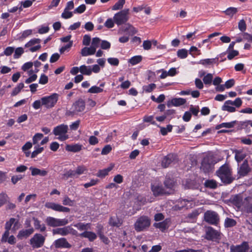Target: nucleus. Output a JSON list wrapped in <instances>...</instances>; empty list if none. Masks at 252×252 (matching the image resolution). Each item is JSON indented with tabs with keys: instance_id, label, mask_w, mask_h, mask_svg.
<instances>
[{
	"instance_id": "69168bd1",
	"label": "nucleus",
	"mask_w": 252,
	"mask_h": 252,
	"mask_svg": "<svg viewBox=\"0 0 252 252\" xmlns=\"http://www.w3.org/2000/svg\"><path fill=\"white\" fill-rule=\"evenodd\" d=\"M73 16V14L72 12L69 11L68 10L64 9L63 12L62 14V17L64 19H69L72 17Z\"/></svg>"
},
{
	"instance_id": "0e129e2a",
	"label": "nucleus",
	"mask_w": 252,
	"mask_h": 252,
	"mask_svg": "<svg viewBox=\"0 0 252 252\" xmlns=\"http://www.w3.org/2000/svg\"><path fill=\"white\" fill-rule=\"evenodd\" d=\"M107 61L112 65L118 66L119 64V60L116 58H109L107 59Z\"/></svg>"
},
{
	"instance_id": "ea45409f",
	"label": "nucleus",
	"mask_w": 252,
	"mask_h": 252,
	"mask_svg": "<svg viewBox=\"0 0 252 252\" xmlns=\"http://www.w3.org/2000/svg\"><path fill=\"white\" fill-rule=\"evenodd\" d=\"M236 224V221L235 220L229 218H226L225 219L224 225L225 227H231L235 226Z\"/></svg>"
},
{
	"instance_id": "338daca9",
	"label": "nucleus",
	"mask_w": 252,
	"mask_h": 252,
	"mask_svg": "<svg viewBox=\"0 0 252 252\" xmlns=\"http://www.w3.org/2000/svg\"><path fill=\"white\" fill-rule=\"evenodd\" d=\"M15 221V219L10 218L9 221H7L5 224V229L7 230H10L12 224Z\"/></svg>"
},
{
	"instance_id": "dca6fc26",
	"label": "nucleus",
	"mask_w": 252,
	"mask_h": 252,
	"mask_svg": "<svg viewBox=\"0 0 252 252\" xmlns=\"http://www.w3.org/2000/svg\"><path fill=\"white\" fill-rule=\"evenodd\" d=\"M120 31L128 35H132L137 33V30L131 24L129 23L126 24L120 29Z\"/></svg>"
},
{
	"instance_id": "052dcab7",
	"label": "nucleus",
	"mask_w": 252,
	"mask_h": 252,
	"mask_svg": "<svg viewBox=\"0 0 252 252\" xmlns=\"http://www.w3.org/2000/svg\"><path fill=\"white\" fill-rule=\"evenodd\" d=\"M8 197L7 195L3 192L0 193V207L2 206L7 201Z\"/></svg>"
},
{
	"instance_id": "6ab92c4d",
	"label": "nucleus",
	"mask_w": 252,
	"mask_h": 252,
	"mask_svg": "<svg viewBox=\"0 0 252 252\" xmlns=\"http://www.w3.org/2000/svg\"><path fill=\"white\" fill-rule=\"evenodd\" d=\"M176 159V156L173 154H169L165 156L161 161V166L166 168L174 161Z\"/></svg>"
},
{
	"instance_id": "b1692460",
	"label": "nucleus",
	"mask_w": 252,
	"mask_h": 252,
	"mask_svg": "<svg viewBox=\"0 0 252 252\" xmlns=\"http://www.w3.org/2000/svg\"><path fill=\"white\" fill-rule=\"evenodd\" d=\"M82 238H87L90 241L93 242L97 238L96 234L92 231H85L79 234Z\"/></svg>"
},
{
	"instance_id": "3c124183",
	"label": "nucleus",
	"mask_w": 252,
	"mask_h": 252,
	"mask_svg": "<svg viewBox=\"0 0 252 252\" xmlns=\"http://www.w3.org/2000/svg\"><path fill=\"white\" fill-rule=\"evenodd\" d=\"M103 91V89L96 86L91 87L88 91V93L91 94H98Z\"/></svg>"
},
{
	"instance_id": "c9c22d12",
	"label": "nucleus",
	"mask_w": 252,
	"mask_h": 252,
	"mask_svg": "<svg viewBox=\"0 0 252 252\" xmlns=\"http://www.w3.org/2000/svg\"><path fill=\"white\" fill-rule=\"evenodd\" d=\"M238 12V9L236 7H230L227 8L223 12L230 18Z\"/></svg>"
},
{
	"instance_id": "bb28decb",
	"label": "nucleus",
	"mask_w": 252,
	"mask_h": 252,
	"mask_svg": "<svg viewBox=\"0 0 252 252\" xmlns=\"http://www.w3.org/2000/svg\"><path fill=\"white\" fill-rule=\"evenodd\" d=\"M123 223V220L117 216L111 217L109 220V224L112 226L119 227Z\"/></svg>"
},
{
	"instance_id": "4be33fe9",
	"label": "nucleus",
	"mask_w": 252,
	"mask_h": 252,
	"mask_svg": "<svg viewBox=\"0 0 252 252\" xmlns=\"http://www.w3.org/2000/svg\"><path fill=\"white\" fill-rule=\"evenodd\" d=\"M83 145L80 144H67L65 146V150L68 152L76 153L82 149Z\"/></svg>"
},
{
	"instance_id": "412c9836",
	"label": "nucleus",
	"mask_w": 252,
	"mask_h": 252,
	"mask_svg": "<svg viewBox=\"0 0 252 252\" xmlns=\"http://www.w3.org/2000/svg\"><path fill=\"white\" fill-rule=\"evenodd\" d=\"M34 231L32 227H31L27 229H22L19 231L17 235V238L19 239H23V238H27L30 236Z\"/></svg>"
},
{
	"instance_id": "49530a36",
	"label": "nucleus",
	"mask_w": 252,
	"mask_h": 252,
	"mask_svg": "<svg viewBox=\"0 0 252 252\" xmlns=\"http://www.w3.org/2000/svg\"><path fill=\"white\" fill-rule=\"evenodd\" d=\"M87 168L84 165H80L77 166L75 170L76 177H78L79 175L85 173V172H87Z\"/></svg>"
},
{
	"instance_id": "423d86ee",
	"label": "nucleus",
	"mask_w": 252,
	"mask_h": 252,
	"mask_svg": "<svg viewBox=\"0 0 252 252\" xmlns=\"http://www.w3.org/2000/svg\"><path fill=\"white\" fill-rule=\"evenodd\" d=\"M204 218L205 221L210 224L217 225L220 222L219 214L214 211H207L204 213Z\"/></svg>"
},
{
	"instance_id": "9b49d317",
	"label": "nucleus",
	"mask_w": 252,
	"mask_h": 252,
	"mask_svg": "<svg viewBox=\"0 0 252 252\" xmlns=\"http://www.w3.org/2000/svg\"><path fill=\"white\" fill-rule=\"evenodd\" d=\"M77 232L71 226H66L63 227L57 228L53 230V234H59L61 236H66L69 234L76 235Z\"/></svg>"
},
{
	"instance_id": "1a4fd4ad",
	"label": "nucleus",
	"mask_w": 252,
	"mask_h": 252,
	"mask_svg": "<svg viewBox=\"0 0 252 252\" xmlns=\"http://www.w3.org/2000/svg\"><path fill=\"white\" fill-rule=\"evenodd\" d=\"M47 225L51 227L64 226L68 223L66 219H57L52 217H48L45 220Z\"/></svg>"
},
{
	"instance_id": "5701e85b",
	"label": "nucleus",
	"mask_w": 252,
	"mask_h": 252,
	"mask_svg": "<svg viewBox=\"0 0 252 252\" xmlns=\"http://www.w3.org/2000/svg\"><path fill=\"white\" fill-rule=\"evenodd\" d=\"M186 99L183 98H174L171 99L170 102L167 103V106L170 107L171 105L175 106H180L186 103Z\"/></svg>"
},
{
	"instance_id": "37998d69",
	"label": "nucleus",
	"mask_w": 252,
	"mask_h": 252,
	"mask_svg": "<svg viewBox=\"0 0 252 252\" xmlns=\"http://www.w3.org/2000/svg\"><path fill=\"white\" fill-rule=\"evenodd\" d=\"M227 53V59L229 60H232L235 57L239 55V52L237 50H229L228 52H225L222 53L221 55H225Z\"/></svg>"
},
{
	"instance_id": "de8ad7c7",
	"label": "nucleus",
	"mask_w": 252,
	"mask_h": 252,
	"mask_svg": "<svg viewBox=\"0 0 252 252\" xmlns=\"http://www.w3.org/2000/svg\"><path fill=\"white\" fill-rule=\"evenodd\" d=\"M213 79V75L211 73H208L203 78V83L205 85H211Z\"/></svg>"
},
{
	"instance_id": "c85d7f7f",
	"label": "nucleus",
	"mask_w": 252,
	"mask_h": 252,
	"mask_svg": "<svg viewBox=\"0 0 252 252\" xmlns=\"http://www.w3.org/2000/svg\"><path fill=\"white\" fill-rule=\"evenodd\" d=\"M96 52L94 48L91 46L90 47H84L82 49L81 54L82 56L86 57L90 55H94Z\"/></svg>"
},
{
	"instance_id": "a19ab883",
	"label": "nucleus",
	"mask_w": 252,
	"mask_h": 252,
	"mask_svg": "<svg viewBox=\"0 0 252 252\" xmlns=\"http://www.w3.org/2000/svg\"><path fill=\"white\" fill-rule=\"evenodd\" d=\"M34 148L35 150L32 152L31 154L32 158L36 157L38 154L41 153L44 150V148L43 147H40L39 145H35Z\"/></svg>"
},
{
	"instance_id": "774afa93",
	"label": "nucleus",
	"mask_w": 252,
	"mask_h": 252,
	"mask_svg": "<svg viewBox=\"0 0 252 252\" xmlns=\"http://www.w3.org/2000/svg\"><path fill=\"white\" fill-rule=\"evenodd\" d=\"M112 150V147L110 145H105L101 151V155H106L109 154Z\"/></svg>"
},
{
	"instance_id": "393cba45",
	"label": "nucleus",
	"mask_w": 252,
	"mask_h": 252,
	"mask_svg": "<svg viewBox=\"0 0 252 252\" xmlns=\"http://www.w3.org/2000/svg\"><path fill=\"white\" fill-rule=\"evenodd\" d=\"M245 210L248 213H252V197L245 198L243 203Z\"/></svg>"
},
{
	"instance_id": "aec40b11",
	"label": "nucleus",
	"mask_w": 252,
	"mask_h": 252,
	"mask_svg": "<svg viewBox=\"0 0 252 252\" xmlns=\"http://www.w3.org/2000/svg\"><path fill=\"white\" fill-rule=\"evenodd\" d=\"M170 223V220L169 219H166L161 222L155 223L154 226L156 228L159 229L162 232H164L166 229L168 228Z\"/></svg>"
},
{
	"instance_id": "8fccbe9b",
	"label": "nucleus",
	"mask_w": 252,
	"mask_h": 252,
	"mask_svg": "<svg viewBox=\"0 0 252 252\" xmlns=\"http://www.w3.org/2000/svg\"><path fill=\"white\" fill-rule=\"evenodd\" d=\"M111 167L100 170L97 173V176L100 178H103L108 174V173L111 170Z\"/></svg>"
},
{
	"instance_id": "a878e982",
	"label": "nucleus",
	"mask_w": 252,
	"mask_h": 252,
	"mask_svg": "<svg viewBox=\"0 0 252 252\" xmlns=\"http://www.w3.org/2000/svg\"><path fill=\"white\" fill-rule=\"evenodd\" d=\"M231 203L238 208H240L242 203V198L240 195L236 194L230 198Z\"/></svg>"
},
{
	"instance_id": "bf43d9fd",
	"label": "nucleus",
	"mask_w": 252,
	"mask_h": 252,
	"mask_svg": "<svg viewBox=\"0 0 252 252\" xmlns=\"http://www.w3.org/2000/svg\"><path fill=\"white\" fill-rule=\"evenodd\" d=\"M100 39L98 37H94L92 39L91 46L96 50L100 45Z\"/></svg>"
},
{
	"instance_id": "864d4df0",
	"label": "nucleus",
	"mask_w": 252,
	"mask_h": 252,
	"mask_svg": "<svg viewBox=\"0 0 252 252\" xmlns=\"http://www.w3.org/2000/svg\"><path fill=\"white\" fill-rule=\"evenodd\" d=\"M218 61V59H206L202 60L200 61V63L204 65H207L209 64H212L213 63H216L217 61Z\"/></svg>"
},
{
	"instance_id": "2f4dec72",
	"label": "nucleus",
	"mask_w": 252,
	"mask_h": 252,
	"mask_svg": "<svg viewBox=\"0 0 252 252\" xmlns=\"http://www.w3.org/2000/svg\"><path fill=\"white\" fill-rule=\"evenodd\" d=\"M238 122L237 121H233L228 123H222L217 125L216 126V129H220L222 127L232 128Z\"/></svg>"
},
{
	"instance_id": "4468645a",
	"label": "nucleus",
	"mask_w": 252,
	"mask_h": 252,
	"mask_svg": "<svg viewBox=\"0 0 252 252\" xmlns=\"http://www.w3.org/2000/svg\"><path fill=\"white\" fill-rule=\"evenodd\" d=\"M72 109L73 113L81 112L84 111L85 109V102L82 99H79L76 101L73 104Z\"/></svg>"
},
{
	"instance_id": "f8f14e48",
	"label": "nucleus",
	"mask_w": 252,
	"mask_h": 252,
	"mask_svg": "<svg viewBox=\"0 0 252 252\" xmlns=\"http://www.w3.org/2000/svg\"><path fill=\"white\" fill-rule=\"evenodd\" d=\"M45 206L47 208L51 209L54 211L60 212L68 213L70 211L69 208L54 202H46L45 204Z\"/></svg>"
},
{
	"instance_id": "6e6d98bb",
	"label": "nucleus",
	"mask_w": 252,
	"mask_h": 252,
	"mask_svg": "<svg viewBox=\"0 0 252 252\" xmlns=\"http://www.w3.org/2000/svg\"><path fill=\"white\" fill-rule=\"evenodd\" d=\"M160 127V133L161 134L165 136L166 135L168 132H171L172 129V126L170 125H168L166 127Z\"/></svg>"
},
{
	"instance_id": "58836bf2",
	"label": "nucleus",
	"mask_w": 252,
	"mask_h": 252,
	"mask_svg": "<svg viewBox=\"0 0 252 252\" xmlns=\"http://www.w3.org/2000/svg\"><path fill=\"white\" fill-rule=\"evenodd\" d=\"M142 57L141 55L135 56L128 60V63L132 65H134L141 62Z\"/></svg>"
},
{
	"instance_id": "20e7f679",
	"label": "nucleus",
	"mask_w": 252,
	"mask_h": 252,
	"mask_svg": "<svg viewBox=\"0 0 252 252\" xmlns=\"http://www.w3.org/2000/svg\"><path fill=\"white\" fill-rule=\"evenodd\" d=\"M59 95L57 93H54L49 96L42 97L41 98L42 105L44 106L46 108H51L56 104Z\"/></svg>"
},
{
	"instance_id": "39448f33",
	"label": "nucleus",
	"mask_w": 252,
	"mask_h": 252,
	"mask_svg": "<svg viewBox=\"0 0 252 252\" xmlns=\"http://www.w3.org/2000/svg\"><path fill=\"white\" fill-rule=\"evenodd\" d=\"M205 238L209 241L219 243L221 239V233L212 227L209 226L206 229Z\"/></svg>"
},
{
	"instance_id": "e433bc0d",
	"label": "nucleus",
	"mask_w": 252,
	"mask_h": 252,
	"mask_svg": "<svg viewBox=\"0 0 252 252\" xmlns=\"http://www.w3.org/2000/svg\"><path fill=\"white\" fill-rule=\"evenodd\" d=\"M164 185L167 189H173L175 186V182L173 179L166 177L164 182Z\"/></svg>"
},
{
	"instance_id": "c03bdc74",
	"label": "nucleus",
	"mask_w": 252,
	"mask_h": 252,
	"mask_svg": "<svg viewBox=\"0 0 252 252\" xmlns=\"http://www.w3.org/2000/svg\"><path fill=\"white\" fill-rule=\"evenodd\" d=\"M43 137V134L40 133H35L32 137V144L35 145H37L38 142Z\"/></svg>"
},
{
	"instance_id": "f704fd0d",
	"label": "nucleus",
	"mask_w": 252,
	"mask_h": 252,
	"mask_svg": "<svg viewBox=\"0 0 252 252\" xmlns=\"http://www.w3.org/2000/svg\"><path fill=\"white\" fill-rule=\"evenodd\" d=\"M204 185L206 188L215 189L217 187V183L214 180H207L205 181Z\"/></svg>"
},
{
	"instance_id": "f257e3e1",
	"label": "nucleus",
	"mask_w": 252,
	"mask_h": 252,
	"mask_svg": "<svg viewBox=\"0 0 252 252\" xmlns=\"http://www.w3.org/2000/svg\"><path fill=\"white\" fill-rule=\"evenodd\" d=\"M216 174L225 184L231 183L235 179L232 176V169L227 164L221 166L216 171Z\"/></svg>"
},
{
	"instance_id": "5fc2aeb1",
	"label": "nucleus",
	"mask_w": 252,
	"mask_h": 252,
	"mask_svg": "<svg viewBox=\"0 0 252 252\" xmlns=\"http://www.w3.org/2000/svg\"><path fill=\"white\" fill-rule=\"evenodd\" d=\"M41 42V39L39 38H33L31 39L25 45V47H30L36 44H39Z\"/></svg>"
},
{
	"instance_id": "79ce46f5",
	"label": "nucleus",
	"mask_w": 252,
	"mask_h": 252,
	"mask_svg": "<svg viewBox=\"0 0 252 252\" xmlns=\"http://www.w3.org/2000/svg\"><path fill=\"white\" fill-rule=\"evenodd\" d=\"M63 204L65 206H73L75 200H71L68 196L65 195L64 196L62 201Z\"/></svg>"
},
{
	"instance_id": "cd10ccee",
	"label": "nucleus",
	"mask_w": 252,
	"mask_h": 252,
	"mask_svg": "<svg viewBox=\"0 0 252 252\" xmlns=\"http://www.w3.org/2000/svg\"><path fill=\"white\" fill-rule=\"evenodd\" d=\"M221 110L232 113L236 111V108L232 105V100H228L222 106Z\"/></svg>"
},
{
	"instance_id": "ddd939ff",
	"label": "nucleus",
	"mask_w": 252,
	"mask_h": 252,
	"mask_svg": "<svg viewBox=\"0 0 252 252\" xmlns=\"http://www.w3.org/2000/svg\"><path fill=\"white\" fill-rule=\"evenodd\" d=\"M249 245L248 242L244 241L240 245H231L230 248V252H248Z\"/></svg>"
},
{
	"instance_id": "603ef678",
	"label": "nucleus",
	"mask_w": 252,
	"mask_h": 252,
	"mask_svg": "<svg viewBox=\"0 0 252 252\" xmlns=\"http://www.w3.org/2000/svg\"><path fill=\"white\" fill-rule=\"evenodd\" d=\"M125 0H119L112 7V9L113 10H118L121 9L124 4Z\"/></svg>"
},
{
	"instance_id": "72a5a7b5",
	"label": "nucleus",
	"mask_w": 252,
	"mask_h": 252,
	"mask_svg": "<svg viewBox=\"0 0 252 252\" xmlns=\"http://www.w3.org/2000/svg\"><path fill=\"white\" fill-rule=\"evenodd\" d=\"M34 226L36 230H39L40 232H44L46 230V227L45 224H41L40 221L36 218H33Z\"/></svg>"
},
{
	"instance_id": "f3484780",
	"label": "nucleus",
	"mask_w": 252,
	"mask_h": 252,
	"mask_svg": "<svg viewBox=\"0 0 252 252\" xmlns=\"http://www.w3.org/2000/svg\"><path fill=\"white\" fill-rule=\"evenodd\" d=\"M54 246L56 248H70L71 247V245L65 238H61L55 240Z\"/></svg>"
},
{
	"instance_id": "0eeeda50",
	"label": "nucleus",
	"mask_w": 252,
	"mask_h": 252,
	"mask_svg": "<svg viewBox=\"0 0 252 252\" xmlns=\"http://www.w3.org/2000/svg\"><path fill=\"white\" fill-rule=\"evenodd\" d=\"M45 241V236L41 234L36 233L30 239V244L33 249H38L44 245Z\"/></svg>"
},
{
	"instance_id": "680f3d73",
	"label": "nucleus",
	"mask_w": 252,
	"mask_h": 252,
	"mask_svg": "<svg viewBox=\"0 0 252 252\" xmlns=\"http://www.w3.org/2000/svg\"><path fill=\"white\" fill-rule=\"evenodd\" d=\"M86 5L84 4L80 5L73 11L74 13H82L86 10Z\"/></svg>"
},
{
	"instance_id": "473e14b6",
	"label": "nucleus",
	"mask_w": 252,
	"mask_h": 252,
	"mask_svg": "<svg viewBox=\"0 0 252 252\" xmlns=\"http://www.w3.org/2000/svg\"><path fill=\"white\" fill-rule=\"evenodd\" d=\"M74 226L80 231L84 230L85 231L91 229V223H90L78 222L74 224Z\"/></svg>"
},
{
	"instance_id": "c756f323",
	"label": "nucleus",
	"mask_w": 252,
	"mask_h": 252,
	"mask_svg": "<svg viewBox=\"0 0 252 252\" xmlns=\"http://www.w3.org/2000/svg\"><path fill=\"white\" fill-rule=\"evenodd\" d=\"M235 153V159L238 163L242 161L246 157V154L242 150H236Z\"/></svg>"
},
{
	"instance_id": "a18cd8bd",
	"label": "nucleus",
	"mask_w": 252,
	"mask_h": 252,
	"mask_svg": "<svg viewBox=\"0 0 252 252\" xmlns=\"http://www.w3.org/2000/svg\"><path fill=\"white\" fill-rule=\"evenodd\" d=\"M24 87V84L23 83L18 84L17 86L14 88L13 91L12 92L11 95V96H15L18 94L21 90Z\"/></svg>"
},
{
	"instance_id": "09e8293b",
	"label": "nucleus",
	"mask_w": 252,
	"mask_h": 252,
	"mask_svg": "<svg viewBox=\"0 0 252 252\" xmlns=\"http://www.w3.org/2000/svg\"><path fill=\"white\" fill-rule=\"evenodd\" d=\"M156 88V85L154 83H151L148 85L143 86V90L145 93H151Z\"/></svg>"
},
{
	"instance_id": "6e6552de",
	"label": "nucleus",
	"mask_w": 252,
	"mask_h": 252,
	"mask_svg": "<svg viewBox=\"0 0 252 252\" xmlns=\"http://www.w3.org/2000/svg\"><path fill=\"white\" fill-rule=\"evenodd\" d=\"M128 9H124L115 14L113 19L117 25H121L128 21Z\"/></svg>"
},
{
	"instance_id": "7c9ffc66",
	"label": "nucleus",
	"mask_w": 252,
	"mask_h": 252,
	"mask_svg": "<svg viewBox=\"0 0 252 252\" xmlns=\"http://www.w3.org/2000/svg\"><path fill=\"white\" fill-rule=\"evenodd\" d=\"M30 170H31V174L32 176L40 175L45 176L47 174V171L45 170H40L37 168L31 167Z\"/></svg>"
},
{
	"instance_id": "e2e57ef3",
	"label": "nucleus",
	"mask_w": 252,
	"mask_h": 252,
	"mask_svg": "<svg viewBox=\"0 0 252 252\" xmlns=\"http://www.w3.org/2000/svg\"><path fill=\"white\" fill-rule=\"evenodd\" d=\"M238 28L241 32H243L246 31L247 26L244 20H241L238 23Z\"/></svg>"
},
{
	"instance_id": "f03ea898",
	"label": "nucleus",
	"mask_w": 252,
	"mask_h": 252,
	"mask_svg": "<svg viewBox=\"0 0 252 252\" xmlns=\"http://www.w3.org/2000/svg\"><path fill=\"white\" fill-rule=\"evenodd\" d=\"M151 219L147 216H141L138 218L134 224L135 230L137 232L144 231L149 228Z\"/></svg>"
},
{
	"instance_id": "7ed1b4c3",
	"label": "nucleus",
	"mask_w": 252,
	"mask_h": 252,
	"mask_svg": "<svg viewBox=\"0 0 252 252\" xmlns=\"http://www.w3.org/2000/svg\"><path fill=\"white\" fill-rule=\"evenodd\" d=\"M68 130V126L61 124L55 126L53 130V133L58 136L57 139L61 141H64L68 139L69 136L67 134Z\"/></svg>"
},
{
	"instance_id": "4d7b16f0",
	"label": "nucleus",
	"mask_w": 252,
	"mask_h": 252,
	"mask_svg": "<svg viewBox=\"0 0 252 252\" xmlns=\"http://www.w3.org/2000/svg\"><path fill=\"white\" fill-rule=\"evenodd\" d=\"M24 51L22 47H18L15 50L13 57L14 59H18L24 53Z\"/></svg>"
},
{
	"instance_id": "4c0bfd02",
	"label": "nucleus",
	"mask_w": 252,
	"mask_h": 252,
	"mask_svg": "<svg viewBox=\"0 0 252 252\" xmlns=\"http://www.w3.org/2000/svg\"><path fill=\"white\" fill-rule=\"evenodd\" d=\"M80 72L83 75H91V66H87L85 65H82L80 66Z\"/></svg>"
},
{
	"instance_id": "2eb2a0df",
	"label": "nucleus",
	"mask_w": 252,
	"mask_h": 252,
	"mask_svg": "<svg viewBox=\"0 0 252 252\" xmlns=\"http://www.w3.org/2000/svg\"><path fill=\"white\" fill-rule=\"evenodd\" d=\"M251 169L247 160H245L242 164L238 169V174L240 177L246 176Z\"/></svg>"
},
{
	"instance_id": "a211bd4d",
	"label": "nucleus",
	"mask_w": 252,
	"mask_h": 252,
	"mask_svg": "<svg viewBox=\"0 0 252 252\" xmlns=\"http://www.w3.org/2000/svg\"><path fill=\"white\" fill-rule=\"evenodd\" d=\"M151 190L155 196L162 195L166 193L162 186L158 185H152Z\"/></svg>"
},
{
	"instance_id": "9d476101",
	"label": "nucleus",
	"mask_w": 252,
	"mask_h": 252,
	"mask_svg": "<svg viewBox=\"0 0 252 252\" xmlns=\"http://www.w3.org/2000/svg\"><path fill=\"white\" fill-rule=\"evenodd\" d=\"M214 164L213 157L208 156H206L201 162L200 169L205 173H209L212 170Z\"/></svg>"
},
{
	"instance_id": "13d9d810",
	"label": "nucleus",
	"mask_w": 252,
	"mask_h": 252,
	"mask_svg": "<svg viewBox=\"0 0 252 252\" xmlns=\"http://www.w3.org/2000/svg\"><path fill=\"white\" fill-rule=\"evenodd\" d=\"M177 56L181 59H185L188 56V51L185 49H180L177 51Z\"/></svg>"
}]
</instances>
